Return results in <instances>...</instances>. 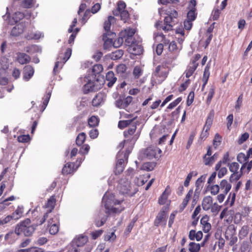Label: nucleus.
I'll return each mask as SVG.
<instances>
[{"mask_svg":"<svg viewBox=\"0 0 252 252\" xmlns=\"http://www.w3.org/2000/svg\"><path fill=\"white\" fill-rule=\"evenodd\" d=\"M166 16L164 19V24L162 21H158L156 22L155 26L158 30H162L165 32L173 30V28L178 22V12L175 10L166 11Z\"/></svg>","mask_w":252,"mask_h":252,"instance_id":"1","label":"nucleus"},{"mask_svg":"<svg viewBox=\"0 0 252 252\" xmlns=\"http://www.w3.org/2000/svg\"><path fill=\"white\" fill-rule=\"evenodd\" d=\"M72 53V50L70 48H68L65 51L62 49L60 52L57 61L55 63V64L53 69V72L54 74H56L58 72L57 69L59 67L60 64H63L70 57Z\"/></svg>","mask_w":252,"mask_h":252,"instance_id":"2","label":"nucleus"},{"mask_svg":"<svg viewBox=\"0 0 252 252\" xmlns=\"http://www.w3.org/2000/svg\"><path fill=\"white\" fill-rule=\"evenodd\" d=\"M228 166L231 174L230 180L237 181L242 176V171H240V165L236 162H233L231 163H228Z\"/></svg>","mask_w":252,"mask_h":252,"instance_id":"3","label":"nucleus"},{"mask_svg":"<svg viewBox=\"0 0 252 252\" xmlns=\"http://www.w3.org/2000/svg\"><path fill=\"white\" fill-rule=\"evenodd\" d=\"M56 200L55 195L51 196L47 200L45 204V207L49 209L47 212L44 215L41 219H40L38 224H43L48 218L49 214L54 209L56 205Z\"/></svg>","mask_w":252,"mask_h":252,"instance_id":"4","label":"nucleus"},{"mask_svg":"<svg viewBox=\"0 0 252 252\" xmlns=\"http://www.w3.org/2000/svg\"><path fill=\"white\" fill-rule=\"evenodd\" d=\"M35 227L32 225L31 226L16 225L15 232L18 235L23 234L26 236H30L34 231Z\"/></svg>","mask_w":252,"mask_h":252,"instance_id":"5","label":"nucleus"},{"mask_svg":"<svg viewBox=\"0 0 252 252\" xmlns=\"http://www.w3.org/2000/svg\"><path fill=\"white\" fill-rule=\"evenodd\" d=\"M168 74V69L163 65H159L156 68L154 75L157 79H158L159 81H164L167 77Z\"/></svg>","mask_w":252,"mask_h":252,"instance_id":"6","label":"nucleus"},{"mask_svg":"<svg viewBox=\"0 0 252 252\" xmlns=\"http://www.w3.org/2000/svg\"><path fill=\"white\" fill-rule=\"evenodd\" d=\"M161 150L157 147H149L145 151L146 156L150 159L158 158L161 157Z\"/></svg>","mask_w":252,"mask_h":252,"instance_id":"7","label":"nucleus"},{"mask_svg":"<svg viewBox=\"0 0 252 252\" xmlns=\"http://www.w3.org/2000/svg\"><path fill=\"white\" fill-rule=\"evenodd\" d=\"M56 221L54 220L53 218L50 219L48 221V227L49 228V233L52 235L56 234L59 230L60 223L57 218H56Z\"/></svg>","mask_w":252,"mask_h":252,"instance_id":"8","label":"nucleus"},{"mask_svg":"<svg viewBox=\"0 0 252 252\" xmlns=\"http://www.w3.org/2000/svg\"><path fill=\"white\" fill-rule=\"evenodd\" d=\"M34 72L33 67L31 65H27L23 68V79L25 81H28L33 76Z\"/></svg>","mask_w":252,"mask_h":252,"instance_id":"9","label":"nucleus"},{"mask_svg":"<svg viewBox=\"0 0 252 252\" xmlns=\"http://www.w3.org/2000/svg\"><path fill=\"white\" fill-rule=\"evenodd\" d=\"M116 22V19L112 16H109L107 20H106L103 25V28L106 32L105 34L108 35L113 34L114 33L110 31L111 27L112 24Z\"/></svg>","mask_w":252,"mask_h":252,"instance_id":"10","label":"nucleus"},{"mask_svg":"<svg viewBox=\"0 0 252 252\" xmlns=\"http://www.w3.org/2000/svg\"><path fill=\"white\" fill-rule=\"evenodd\" d=\"M209 217L206 215L201 219L200 223L202 225V228L204 232L208 233L211 229V225L209 222Z\"/></svg>","mask_w":252,"mask_h":252,"instance_id":"11","label":"nucleus"},{"mask_svg":"<svg viewBox=\"0 0 252 252\" xmlns=\"http://www.w3.org/2000/svg\"><path fill=\"white\" fill-rule=\"evenodd\" d=\"M164 221H166V209L163 208L154 220V225L158 227L161 222Z\"/></svg>","mask_w":252,"mask_h":252,"instance_id":"12","label":"nucleus"},{"mask_svg":"<svg viewBox=\"0 0 252 252\" xmlns=\"http://www.w3.org/2000/svg\"><path fill=\"white\" fill-rule=\"evenodd\" d=\"M133 100V98L131 96H128L124 99H119L116 101L117 106L120 108H126Z\"/></svg>","mask_w":252,"mask_h":252,"instance_id":"13","label":"nucleus"},{"mask_svg":"<svg viewBox=\"0 0 252 252\" xmlns=\"http://www.w3.org/2000/svg\"><path fill=\"white\" fill-rule=\"evenodd\" d=\"M129 50L131 54L135 55H139L142 54L143 48L140 43L136 41L129 47Z\"/></svg>","mask_w":252,"mask_h":252,"instance_id":"14","label":"nucleus"},{"mask_svg":"<svg viewBox=\"0 0 252 252\" xmlns=\"http://www.w3.org/2000/svg\"><path fill=\"white\" fill-rule=\"evenodd\" d=\"M17 61L21 64L28 63L31 62V57L24 53H18L17 54Z\"/></svg>","mask_w":252,"mask_h":252,"instance_id":"15","label":"nucleus"},{"mask_svg":"<svg viewBox=\"0 0 252 252\" xmlns=\"http://www.w3.org/2000/svg\"><path fill=\"white\" fill-rule=\"evenodd\" d=\"M104 101V95L103 94L99 93L93 98L92 101V105L94 107H98Z\"/></svg>","mask_w":252,"mask_h":252,"instance_id":"16","label":"nucleus"},{"mask_svg":"<svg viewBox=\"0 0 252 252\" xmlns=\"http://www.w3.org/2000/svg\"><path fill=\"white\" fill-rule=\"evenodd\" d=\"M213 203V198L211 196H207L204 197L202 202L203 209L205 211H208L211 208Z\"/></svg>","mask_w":252,"mask_h":252,"instance_id":"17","label":"nucleus"},{"mask_svg":"<svg viewBox=\"0 0 252 252\" xmlns=\"http://www.w3.org/2000/svg\"><path fill=\"white\" fill-rule=\"evenodd\" d=\"M124 158H120L118 159L114 170L115 174H120L123 172L125 168Z\"/></svg>","mask_w":252,"mask_h":252,"instance_id":"18","label":"nucleus"},{"mask_svg":"<svg viewBox=\"0 0 252 252\" xmlns=\"http://www.w3.org/2000/svg\"><path fill=\"white\" fill-rule=\"evenodd\" d=\"M178 55V53L170 52L168 53L164 58L165 61L164 63L165 65L171 64L172 62L177 59Z\"/></svg>","mask_w":252,"mask_h":252,"instance_id":"19","label":"nucleus"},{"mask_svg":"<svg viewBox=\"0 0 252 252\" xmlns=\"http://www.w3.org/2000/svg\"><path fill=\"white\" fill-rule=\"evenodd\" d=\"M126 3L122 1L119 0L117 3V7L116 9L113 10V14L114 16H119L120 12L126 10Z\"/></svg>","mask_w":252,"mask_h":252,"instance_id":"20","label":"nucleus"},{"mask_svg":"<svg viewBox=\"0 0 252 252\" xmlns=\"http://www.w3.org/2000/svg\"><path fill=\"white\" fill-rule=\"evenodd\" d=\"M106 80L108 82L107 86L111 87L117 81V78L112 71H108L106 75Z\"/></svg>","mask_w":252,"mask_h":252,"instance_id":"21","label":"nucleus"},{"mask_svg":"<svg viewBox=\"0 0 252 252\" xmlns=\"http://www.w3.org/2000/svg\"><path fill=\"white\" fill-rule=\"evenodd\" d=\"M219 187L222 192L225 194H227L231 188V184L225 179L221 180Z\"/></svg>","mask_w":252,"mask_h":252,"instance_id":"22","label":"nucleus"},{"mask_svg":"<svg viewBox=\"0 0 252 252\" xmlns=\"http://www.w3.org/2000/svg\"><path fill=\"white\" fill-rule=\"evenodd\" d=\"M24 32L23 25L18 24L13 27L11 32V35L13 36H17L22 34Z\"/></svg>","mask_w":252,"mask_h":252,"instance_id":"23","label":"nucleus"},{"mask_svg":"<svg viewBox=\"0 0 252 252\" xmlns=\"http://www.w3.org/2000/svg\"><path fill=\"white\" fill-rule=\"evenodd\" d=\"M198 64H193L192 63H190V64L188 66L187 69L186 70L185 73L186 74V77L187 78H189L194 73V72L196 69Z\"/></svg>","mask_w":252,"mask_h":252,"instance_id":"24","label":"nucleus"},{"mask_svg":"<svg viewBox=\"0 0 252 252\" xmlns=\"http://www.w3.org/2000/svg\"><path fill=\"white\" fill-rule=\"evenodd\" d=\"M205 177L201 176L197 179L195 183L196 189L195 193H197L200 192L203 186V183L205 181Z\"/></svg>","mask_w":252,"mask_h":252,"instance_id":"25","label":"nucleus"},{"mask_svg":"<svg viewBox=\"0 0 252 252\" xmlns=\"http://www.w3.org/2000/svg\"><path fill=\"white\" fill-rule=\"evenodd\" d=\"M135 33V29L133 28H128L126 29L124 31H121L120 35L123 36L124 38L127 37L133 36Z\"/></svg>","mask_w":252,"mask_h":252,"instance_id":"26","label":"nucleus"},{"mask_svg":"<svg viewBox=\"0 0 252 252\" xmlns=\"http://www.w3.org/2000/svg\"><path fill=\"white\" fill-rule=\"evenodd\" d=\"M235 230L233 225H229L226 228L225 232V238L227 240L235 235Z\"/></svg>","mask_w":252,"mask_h":252,"instance_id":"27","label":"nucleus"},{"mask_svg":"<svg viewBox=\"0 0 252 252\" xmlns=\"http://www.w3.org/2000/svg\"><path fill=\"white\" fill-rule=\"evenodd\" d=\"M249 226L248 225H243L239 232V238L240 240L244 239L249 232Z\"/></svg>","mask_w":252,"mask_h":252,"instance_id":"28","label":"nucleus"},{"mask_svg":"<svg viewBox=\"0 0 252 252\" xmlns=\"http://www.w3.org/2000/svg\"><path fill=\"white\" fill-rule=\"evenodd\" d=\"M74 164L72 163L68 162L63 166L62 169V173L63 175H68L73 172Z\"/></svg>","mask_w":252,"mask_h":252,"instance_id":"29","label":"nucleus"},{"mask_svg":"<svg viewBox=\"0 0 252 252\" xmlns=\"http://www.w3.org/2000/svg\"><path fill=\"white\" fill-rule=\"evenodd\" d=\"M95 86L94 83L91 81H89L87 83L83 86V92L84 94H88L90 92L94 91V90Z\"/></svg>","mask_w":252,"mask_h":252,"instance_id":"30","label":"nucleus"},{"mask_svg":"<svg viewBox=\"0 0 252 252\" xmlns=\"http://www.w3.org/2000/svg\"><path fill=\"white\" fill-rule=\"evenodd\" d=\"M99 119L97 116H92L88 120V125L90 127H94L98 125Z\"/></svg>","mask_w":252,"mask_h":252,"instance_id":"31","label":"nucleus"},{"mask_svg":"<svg viewBox=\"0 0 252 252\" xmlns=\"http://www.w3.org/2000/svg\"><path fill=\"white\" fill-rule=\"evenodd\" d=\"M23 208L18 206L16 210L11 215L13 220H16L20 219L23 215Z\"/></svg>","mask_w":252,"mask_h":252,"instance_id":"32","label":"nucleus"},{"mask_svg":"<svg viewBox=\"0 0 252 252\" xmlns=\"http://www.w3.org/2000/svg\"><path fill=\"white\" fill-rule=\"evenodd\" d=\"M108 34H104L103 40H104L103 47L105 49H108L113 46V39L107 38Z\"/></svg>","mask_w":252,"mask_h":252,"instance_id":"33","label":"nucleus"},{"mask_svg":"<svg viewBox=\"0 0 252 252\" xmlns=\"http://www.w3.org/2000/svg\"><path fill=\"white\" fill-rule=\"evenodd\" d=\"M168 189H169V187L168 186L166 187L164 191L159 198L158 203L159 204L163 205L165 203L166 201L168 198V195L169 194V192H167Z\"/></svg>","mask_w":252,"mask_h":252,"instance_id":"34","label":"nucleus"},{"mask_svg":"<svg viewBox=\"0 0 252 252\" xmlns=\"http://www.w3.org/2000/svg\"><path fill=\"white\" fill-rule=\"evenodd\" d=\"M101 214V212L100 211L98 216L94 220L95 224L97 227H100L102 226L105 223L107 220V216L101 218L100 220H99L100 219Z\"/></svg>","mask_w":252,"mask_h":252,"instance_id":"35","label":"nucleus"},{"mask_svg":"<svg viewBox=\"0 0 252 252\" xmlns=\"http://www.w3.org/2000/svg\"><path fill=\"white\" fill-rule=\"evenodd\" d=\"M229 161V153L228 152H226L223 156L222 160H220L216 164V168L218 169L221 166V164H226Z\"/></svg>","mask_w":252,"mask_h":252,"instance_id":"36","label":"nucleus"},{"mask_svg":"<svg viewBox=\"0 0 252 252\" xmlns=\"http://www.w3.org/2000/svg\"><path fill=\"white\" fill-rule=\"evenodd\" d=\"M105 207L107 209V211H106V214H109L111 213H120L122 211L124 210V207H123L122 206H120L119 207L116 208V207H112L110 209H109L107 207L106 204H105Z\"/></svg>","mask_w":252,"mask_h":252,"instance_id":"37","label":"nucleus"},{"mask_svg":"<svg viewBox=\"0 0 252 252\" xmlns=\"http://www.w3.org/2000/svg\"><path fill=\"white\" fill-rule=\"evenodd\" d=\"M200 244L194 242H190L189 245V252H199L200 250Z\"/></svg>","mask_w":252,"mask_h":252,"instance_id":"38","label":"nucleus"},{"mask_svg":"<svg viewBox=\"0 0 252 252\" xmlns=\"http://www.w3.org/2000/svg\"><path fill=\"white\" fill-rule=\"evenodd\" d=\"M235 198H236V192H231L229 193V196H228L226 201H225L226 205H227L230 207L232 206L234 203V202L235 200Z\"/></svg>","mask_w":252,"mask_h":252,"instance_id":"39","label":"nucleus"},{"mask_svg":"<svg viewBox=\"0 0 252 252\" xmlns=\"http://www.w3.org/2000/svg\"><path fill=\"white\" fill-rule=\"evenodd\" d=\"M136 128L137 127L135 125L131 126L127 130L124 132V137L127 138L129 136L132 135L136 131Z\"/></svg>","mask_w":252,"mask_h":252,"instance_id":"40","label":"nucleus"},{"mask_svg":"<svg viewBox=\"0 0 252 252\" xmlns=\"http://www.w3.org/2000/svg\"><path fill=\"white\" fill-rule=\"evenodd\" d=\"M86 139V134L84 132L79 133L76 139V144L77 146H81Z\"/></svg>","mask_w":252,"mask_h":252,"instance_id":"41","label":"nucleus"},{"mask_svg":"<svg viewBox=\"0 0 252 252\" xmlns=\"http://www.w3.org/2000/svg\"><path fill=\"white\" fill-rule=\"evenodd\" d=\"M36 2L35 0H23L21 5L25 8H31L32 7Z\"/></svg>","mask_w":252,"mask_h":252,"instance_id":"42","label":"nucleus"},{"mask_svg":"<svg viewBox=\"0 0 252 252\" xmlns=\"http://www.w3.org/2000/svg\"><path fill=\"white\" fill-rule=\"evenodd\" d=\"M182 47L180 48L177 47V44L175 41H172L169 44L168 46V50L170 52L178 53L179 54V51L181 50Z\"/></svg>","mask_w":252,"mask_h":252,"instance_id":"43","label":"nucleus"},{"mask_svg":"<svg viewBox=\"0 0 252 252\" xmlns=\"http://www.w3.org/2000/svg\"><path fill=\"white\" fill-rule=\"evenodd\" d=\"M123 55V50L119 49L112 53L111 58L113 60H117L120 59Z\"/></svg>","mask_w":252,"mask_h":252,"instance_id":"44","label":"nucleus"},{"mask_svg":"<svg viewBox=\"0 0 252 252\" xmlns=\"http://www.w3.org/2000/svg\"><path fill=\"white\" fill-rule=\"evenodd\" d=\"M103 68L101 64H96L93 66L92 69V72L93 74L96 76L97 74H99L103 71Z\"/></svg>","mask_w":252,"mask_h":252,"instance_id":"45","label":"nucleus"},{"mask_svg":"<svg viewBox=\"0 0 252 252\" xmlns=\"http://www.w3.org/2000/svg\"><path fill=\"white\" fill-rule=\"evenodd\" d=\"M87 242V238L84 236H80L76 240L75 243L77 247L84 246Z\"/></svg>","mask_w":252,"mask_h":252,"instance_id":"46","label":"nucleus"},{"mask_svg":"<svg viewBox=\"0 0 252 252\" xmlns=\"http://www.w3.org/2000/svg\"><path fill=\"white\" fill-rule=\"evenodd\" d=\"M197 172L196 171H193L189 172L187 177L186 178L185 181H184V185L185 187H187L189 186V182L190 181L192 177L193 176H196L197 175Z\"/></svg>","mask_w":252,"mask_h":252,"instance_id":"47","label":"nucleus"},{"mask_svg":"<svg viewBox=\"0 0 252 252\" xmlns=\"http://www.w3.org/2000/svg\"><path fill=\"white\" fill-rule=\"evenodd\" d=\"M215 94V88L212 86L209 90L208 96L206 99V103L208 105H210L212 99Z\"/></svg>","mask_w":252,"mask_h":252,"instance_id":"48","label":"nucleus"},{"mask_svg":"<svg viewBox=\"0 0 252 252\" xmlns=\"http://www.w3.org/2000/svg\"><path fill=\"white\" fill-rule=\"evenodd\" d=\"M130 186H128V187L126 189H123L122 187H121V192L124 194H126L128 196L131 197L133 196L138 191L137 189H135L133 192H131L129 189Z\"/></svg>","mask_w":252,"mask_h":252,"instance_id":"49","label":"nucleus"},{"mask_svg":"<svg viewBox=\"0 0 252 252\" xmlns=\"http://www.w3.org/2000/svg\"><path fill=\"white\" fill-rule=\"evenodd\" d=\"M203 160L204 164L209 166H212L215 162L214 158L212 156L207 157L206 156H203Z\"/></svg>","mask_w":252,"mask_h":252,"instance_id":"50","label":"nucleus"},{"mask_svg":"<svg viewBox=\"0 0 252 252\" xmlns=\"http://www.w3.org/2000/svg\"><path fill=\"white\" fill-rule=\"evenodd\" d=\"M210 77V66L208 65H207L204 70L202 81L205 82V83H207L209 78Z\"/></svg>","mask_w":252,"mask_h":252,"instance_id":"51","label":"nucleus"},{"mask_svg":"<svg viewBox=\"0 0 252 252\" xmlns=\"http://www.w3.org/2000/svg\"><path fill=\"white\" fill-rule=\"evenodd\" d=\"M50 95H51V94L48 93L47 94V95L44 98L43 101L42 102V104L40 107V109L39 110L40 113H42L43 112V111L45 109V108L48 103V102H49V99L50 97Z\"/></svg>","mask_w":252,"mask_h":252,"instance_id":"52","label":"nucleus"},{"mask_svg":"<svg viewBox=\"0 0 252 252\" xmlns=\"http://www.w3.org/2000/svg\"><path fill=\"white\" fill-rule=\"evenodd\" d=\"M132 120L120 121L118 123V127L120 129H124L129 126L133 121Z\"/></svg>","mask_w":252,"mask_h":252,"instance_id":"53","label":"nucleus"},{"mask_svg":"<svg viewBox=\"0 0 252 252\" xmlns=\"http://www.w3.org/2000/svg\"><path fill=\"white\" fill-rule=\"evenodd\" d=\"M215 170L216 171H218V176L219 178H221L223 177L225 174H226L227 172V169L226 167H220L219 169L216 168V165L215 166Z\"/></svg>","mask_w":252,"mask_h":252,"instance_id":"54","label":"nucleus"},{"mask_svg":"<svg viewBox=\"0 0 252 252\" xmlns=\"http://www.w3.org/2000/svg\"><path fill=\"white\" fill-rule=\"evenodd\" d=\"M25 17V14L21 12H15L13 16V19L15 23L19 22Z\"/></svg>","mask_w":252,"mask_h":252,"instance_id":"55","label":"nucleus"},{"mask_svg":"<svg viewBox=\"0 0 252 252\" xmlns=\"http://www.w3.org/2000/svg\"><path fill=\"white\" fill-rule=\"evenodd\" d=\"M124 41V38L123 36L120 35L117 39H115L114 41H113V46L115 48H118L121 46Z\"/></svg>","mask_w":252,"mask_h":252,"instance_id":"56","label":"nucleus"},{"mask_svg":"<svg viewBox=\"0 0 252 252\" xmlns=\"http://www.w3.org/2000/svg\"><path fill=\"white\" fill-rule=\"evenodd\" d=\"M209 130L210 129H208V128H204V127L203 128V129L202 131L199 138L200 141H204L206 140V139L208 137L209 135Z\"/></svg>","mask_w":252,"mask_h":252,"instance_id":"57","label":"nucleus"},{"mask_svg":"<svg viewBox=\"0 0 252 252\" xmlns=\"http://www.w3.org/2000/svg\"><path fill=\"white\" fill-rule=\"evenodd\" d=\"M222 137L218 133L215 134L213 140V145L215 148L220 146L221 142Z\"/></svg>","mask_w":252,"mask_h":252,"instance_id":"58","label":"nucleus"},{"mask_svg":"<svg viewBox=\"0 0 252 252\" xmlns=\"http://www.w3.org/2000/svg\"><path fill=\"white\" fill-rule=\"evenodd\" d=\"M156 166L154 162H146L142 166V169L147 171L153 170Z\"/></svg>","mask_w":252,"mask_h":252,"instance_id":"59","label":"nucleus"},{"mask_svg":"<svg viewBox=\"0 0 252 252\" xmlns=\"http://www.w3.org/2000/svg\"><path fill=\"white\" fill-rule=\"evenodd\" d=\"M197 13L194 9H190L187 13V20L194 21L196 17Z\"/></svg>","mask_w":252,"mask_h":252,"instance_id":"60","label":"nucleus"},{"mask_svg":"<svg viewBox=\"0 0 252 252\" xmlns=\"http://www.w3.org/2000/svg\"><path fill=\"white\" fill-rule=\"evenodd\" d=\"M182 100L181 97H179L174 101L170 103L167 107V109H172L175 108Z\"/></svg>","mask_w":252,"mask_h":252,"instance_id":"61","label":"nucleus"},{"mask_svg":"<svg viewBox=\"0 0 252 252\" xmlns=\"http://www.w3.org/2000/svg\"><path fill=\"white\" fill-rule=\"evenodd\" d=\"M119 15L121 17V20L124 23H126L129 18V13L126 10L120 12Z\"/></svg>","mask_w":252,"mask_h":252,"instance_id":"62","label":"nucleus"},{"mask_svg":"<svg viewBox=\"0 0 252 252\" xmlns=\"http://www.w3.org/2000/svg\"><path fill=\"white\" fill-rule=\"evenodd\" d=\"M90 150V146L88 144L83 145L80 149L79 154L85 155L88 154Z\"/></svg>","mask_w":252,"mask_h":252,"instance_id":"63","label":"nucleus"},{"mask_svg":"<svg viewBox=\"0 0 252 252\" xmlns=\"http://www.w3.org/2000/svg\"><path fill=\"white\" fill-rule=\"evenodd\" d=\"M249 137V134L248 132H245L239 137L238 140V143L240 145L243 144L244 142L248 139Z\"/></svg>","mask_w":252,"mask_h":252,"instance_id":"64","label":"nucleus"}]
</instances>
